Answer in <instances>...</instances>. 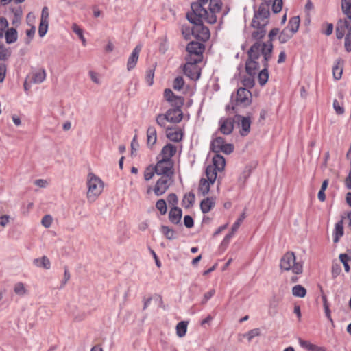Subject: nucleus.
<instances>
[{"label": "nucleus", "instance_id": "1", "mask_svg": "<svg viewBox=\"0 0 351 351\" xmlns=\"http://www.w3.org/2000/svg\"><path fill=\"white\" fill-rule=\"evenodd\" d=\"M208 0H198L191 5V11L186 14L187 20L193 25V36L201 41L209 39L210 34L208 28L204 25L203 21L207 14L206 5Z\"/></svg>", "mask_w": 351, "mask_h": 351}, {"label": "nucleus", "instance_id": "2", "mask_svg": "<svg viewBox=\"0 0 351 351\" xmlns=\"http://www.w3.org/2000/svg\"><path fill=\"white\" fill-rule=\"evenodd\" d=\"M241 87L237 90V95L232 94L230 103L226 105L225 109L229 117H222L219 121V131L226 135L230 134L234 128V125H240L241 123Z\"/></svg>", "mask_w": 351, "mask_h": 351}, {"label": "nucleus", "instance_id": "3", "mask_svg": "<svg viewBox=\"0 0 351 351\" xmlns=\"http://www.w3.org/2000/svg\"><path fill=\"white\" fill-rule=\"evenodd\" d=\"M261 47L259 44H253L247 51V59L245 64V70L247 76L243 78V88H252L255 85V78L259 71Z\"/></svg>", "mask_w": 351, "mask_h": 351}, {"label": "nucleus", "instance_id": "4", "mask_svg": "<svg viewBox=\"0 0 351 351\" xmlns=\"http://www.w3.org/2000/svg\"><path fill=\"white\" fill-rule=\"evenodd\" d=\"M270 5L271 1L261 3L258 10L254 13L251 26L254 29L252 37L255 40H260L266 34L265 27L269 23Z\"/></svg>", "mask_w": 351, "mask_h": 351}, {"label": "nucleus", "instance_id": "5", "mask_svg": "<svg viewBox=\"0 0 351 351\" xmlns=\"http://www.w3.org/2000/svg\"><path fill=\"white\" fill-rule=\"evenodd\" d=\"M273 51V45L269 44L267 45H263V48L262 49V54L263 56V60L262 61L263 69L258 71L256 77L258 79V82L261 86H263L266 84L269 79V61L271 58V53Z\"/></svg>", "mask_w": 351, "mask_h": 351}, {"label": "nucleus", "instance_id": "6", "mask_svg": "<svg viewBox=\"0 0 351 351\" xmlns=\"http://www.w3.org/2000/svg\"><path fill=\"white\" fill-rule=\"evenodd\" d=\"M280 268L282 271L291 270L296 275L303 271L302 263L296 262L295 254L292 252H287L282 256L280 261Z\"/></svg>", "mask_w": 351, "mask_h": 351}, {"label": "nucleus", "instance_id": "7", "mask_svg": "<svg viewBox=\"0 0 351 351\" xmlns=\"http://www.w3.org/2000/svg\"><path fill=\"white\" fill-rule=\"evenodd\" d=\"M87 199L89 202H94L101 193L104 189L102 180L93 173H89L87 176Z\"/></svg>", "mask_w": 351, "mask_h": 351}, {"label": "nucleus", "instance_id": "8", "mask_svg": "<svg viewBox=\"0 0 351 351\" xmlns=\"http://www.w3.org/2000/svg\"><path fill=\"white\" fill-rule=\"evenodd\" d=\"M204 49V45L201 43L195 41L190 42L186 45V50L188 54L185 60H189L191 58L192 60L202 62Z\"/></svg>", "mask_w": 351, "mask_h": 351}, {"label": "nucleus", "instance_id": "9", "mask_svg": "<svg viewBox=\"0 0 351 351\" xmlns=\"http://www.w3.org/2000/svg\"><path fill=\"white\" fill-rule=\"evenodd\" d=\"M172 182V178L168 176H161L156 182L154 188L149 187L147 193H149L154 191L156 196H161L169 189Z\"/></svg>", "mask_w": 351, "mask_h": 351}, {"label": "nucleus", "instance_id": "10", "mask_svg": "<svg viewBox=\"0 0 351 351\" xmlns=\"http://www.w3.org/2000/svg\"><path fill=\"white\" fill-rule=\"evenodd\" d=\"M207 4H208L209 10H207L205 21L210 24H214L217 21L216 13L219 12L221 10L222 1L221 0H208Z\"/></svg>", "mask_w": 351, "mask_h": 351}, {"label": "nucleus", "instance_id": "11", "mask_svg": "<svg viewBox=\"0 0 351 351\" xmlns=\"http://www.w3.org/2000/svg\"><path fill=\"white\" fill-rule=\"evenodd\" d=\"M156 174L158 176H168L171 177L173 175V162L172 160H167L160 158L154 166Z\"/></svg>", "mask_w": 351, "mask_h": 351}, {"label": "nucleus", "instance_id": "12", "mask_svg": "<svg viewBox=\"0 0 351 351\" xmlns=\"http://www.w3.org/2000/svg\"><path fill=\"white\" fill-rule=\"evenodd\" d=\"M200 61L192 60H186V64L184 66V73L189 77L191 80H197L199 78L201 73L200 69L197 65Z\"/></svg>", "mask_w": 351, "mask_h": 351}, {"label": "nucleus", "instance_id": "13", "mask_svg": "<svg viewBox=\"0 0 351 351\" xmlns=\"http://www.w3.org/2000/svg\"><path fill=\"white\" fill-rule=\"evenodd\" d=\"M210 149L216 154H218L220 152H223L226 154H230L232 152L231 145H225L224 139L222 137H216L211 141Z\"/></svg>", "mask_w": 351, "mask_h": 351}, {"label": "nucleus", "instance_id": "14", "mask_svg": "<svg viewBox=\"0 0 351 351\" xmlns=\"http://www.w3.org/2000/svg\"><path fill=\"white\" fill-rule=\"evenodd\" d=\"M346 29H348V32H351V23L346 19H339L335 29L337 38H343Z\"/></svg>", "mask_w": 351, "mask_h": 351}, {"label": "nucleus", "instance_id": "15", "mask_svg": "<svg viewBox=\"0 0 351 351\" xmlns=\"http://www.w3.org/2000/svg\"><path fill=\"white\" fill-rule=\"evenodd\" d=\"M141 48H142L141 45H138L133 49L132 53L130 54V56H129V58L128 59V62H127L128 71H130L135 67V66L138 62V60L139 53L141 51Z\"/></svg>", "mask_w": 351, "mask_h": 351}, {"label": "nucleus", "instance_id": "16", "mask_svg": "<svg viewBox=\"0 0 351 351\" xmlns=\"http://www.w3.org/2000/svg\"><path fill=\"white\" fill-rule=\"evenodd\" d=\"M166 114L169 119V122L173 123H180L183 118L182 109L180 108H170L166 112Z\"/></svg>", "mask_w": 351, "mask_h": 351}, {"label": "nucleus", "instance_id": "17", "mask_svg": "<svg viewBox=\"0 0 351 351\" xmlns=\"http://www.w3.org/2000/svg\"><path fill=\"white\" fill-rule=\"evenodd\" d=\"M176 152V147L171 143H168L165 145L160 154L162 159L167 160H172L171 158L175 155Z\"/></svg>", "mask_w": 351, "mask_h": 351}, {"label": "nucleus", "instance_id": "18", "mask_svg": "<svg viewBox=\"0 0 351 351\" xmlns=\"http://www.w3.org/2000/svg\"><path fill=\"white\" fill-rule=\"evenodd\" d=\"M182 216V209L178 206L171 208L169 213V219L173 224H179Z\"/></svg>", "mask_w": 351, "mask_h": 351}, {"label": "nucleus", "instance_id": "19", "mask_svg": "<svg viewBox=\"0 0 351 351\" xmlns=\"http://www.w3.org/2000/svg\"><path fill=\"white\" fill-rule=\"evenodd\" d=\"M157 141V132L154 126H149L147 130V145L152 148Z\"/></svg>", "mask_w": 351, "mask_h": 351}, {"label": "nucleus", "instance_id": "20", "mask_svg": "<svg viewBox=\"0 0 351 351\" xmlns=\"http://www.w3.org/2000/svg\"><path fill=\"white\" fill-rule=\"evenodd\" d=\"M212 162H213L212 164H210V165L215 167L216 169H217L219 172L223 170L226 165V161L225 158L222 156H221L219 154H216L213 157Z\"/></svg>", "mask_w": 351, "mask_h": 351}, {"label": "nucleus", "instance_id": "21", "mask_svg": "<svg viewBox=\"0 0 351 351\" xmlns=\"http://www.w3.org/2000/svg\"><path fill=\"white\" fill-rule=\"evenodd\" d=\"M215 200L213 197H206L200 202V209L203 213H208L215 206Z\"/></svg>", "mask_w": 351, "mask_h": 351}, {"label": "nucleus", "instance_id": "22", "mask_svg": "<svg viewBox=\"0 0 351 351\" xmlns=\"http://www.w3.org/2000/svg\"><path fill=\"white\" fill-rule=\"evenodd\" d=\"M46 78V71L44 69H40L32 73L31 82L34 84H40Z\"/></svg>", "mask_w": 351, "mask_h": 351}, {"label": "nucleus", "instance_id": "23", "mask_svg": "<svg viewBox=\"0 0 351 351\" xmlns=\"http://www.w3.org/2000/svg\"><path fill=\"white\" fill-rule=\"evenodd\" d=\"M253 113L249 112L243 117V136H247L250 132V125Z\"/></svg>", "mask_w": 351, "mask_h": 351}, {"label": "nucleus", "instance_id": "24", "mask_svg": "<svg viewBox=\"0 0 351 351\" xmlns=\"http://www.w3.org/2000/svg\"><path fill=\"white\" fill-rule=\"evenodd\" d=\"M280 298L274 295L269 302L268 311L271 315H275L278 312V307L280 303Z\"/></svg>", "mask_w": 351, "mask_h": 351}, {"label": "nucleus", "instance_id": "25", "mask_svg": "<svg viewBox=\"0 0 351 351\" xmlns=\"http://www.w3.org/2000/svg\"><path fill=\"white\" fill-rule=\"evenodd\" d=\"M343 60L339 58L336 60V65L333 66L332 73L335 80H339L341 77L343 73Z\"/></svg>", "mask_w": 351, "mask_h": 351}, {"label": "nucleus", "instance_id": "26", "mask_svg": "<svg viewBox=\"0 0 351 351\" xmlns=\"http://www.w3.org/2000/svg\"><path fill=\"white\" fill-rule=\"evenodd\" d=\"M13 290L16 295L21 298L28 293V290L26 289L25 284L22 282L15 283Z\"/></svg>", "mask_w": 351, "mask_h": 351}, {"label": "nucleus", "instance_id": "27", "mask_svg": "<svg viewBox=\"0 0 351 351\" xmlns=\"http://www.w3.org/2000/svg\"><path fill=\"white\" fill-rule=\"evenodd\" d=\"M218 170L215 167L208 165L206 169V176L207 179L211 184H213L217 179Z\"/></svg>", "mask_w": 351, "mask_h": 351}, {"label": "nucleus", "instance_id": "28", "mask_svg": "<svg viewBox=\"0 0 351 351\" xmlns=\"http://www.w3.org/2000/svg\"><path fill=\"white\" fill-rule=\"evenodd\" d=\"M299 342L302 347L307 349L309 351H326V348H324V347H319L315 344L310 343L308 341H304L300 339Z\"/></svg>", "mask_w": 351, "mask_h": 351}, {"label": "nucleus", "instance_id": "29", "mask_svg": "<svg viewBox=\"0 0 351 351\" xmlns=\"http://www.w3.org/2000/svg\"><path fill=\"white\" fill-rule=\"evenodd\" d=\"M34 263L36 266L38 267H43L46 269H49L51 267V263L49 259L45 256H43L41 258H36L34 260Z\"/></svg>", "mask_w": 351, "mask_h": 351}, {"label": "nucleus", "instance_id": "30", "mask_svg": "<svg viewBox=\"0 0 351 351\" xmlns=\"http://www.w3.org/2000/svg\"><path fill=\"white\" fill-rule=\"evenodd\" d=\"M300 18L299 16H293L291 18L289 21L288 25L286 29H289L291 32L294 34L298 32L300 26Z\"/></svg>", "mask_w": 351, "mask_h": 351}, {"label": "nucleus", "instance_id": "31", "mask_svg": "<svg viewBox=\"0 0 351 351\" xmlns=\"http://www.w3.org/2000/svg\"><path fill=\"white\" fill-rule=\"evenodd\" d=\"M343 234V221L342 219L341 220H340L335 224L334 243L339 242V238L341 237H342Z\"/></svg>", "mask_w": 351, "mask_h": 351}, {"label": "nucleus", "instance_id": "32", "mask_svg": "<svg viewBox=\"0 0 351 351\" xmlns=\"http://www.w3.org/2000/svg\"><path fill=\"white\" fill-rule=\"evenodd\" d=\"M279 33V29L278 28H274L272 29L269 33V41L267 42V43H260L258 41L256 42L254 44H259L260 47H261V50H260V56L262 54V49L263 48V45H272V40H274V38L277 36Z\"/></svg>", "mask_w": 351, "mask_h": 351}, {"label": "nucleus", "instance_id": "33", "mask_svg": "<svg viewBox=\"0 0 351 351\" xmlns=\"http://www.w3.org/2000/svg\"><path fill=\"white\" fill-rule=\"evenodd\" d=\"M195 198V195L193 192L185 194L182 199V206L186 208L191 207L194 204Z\"/></svg>", "mask_w": 351, "mask_h": 351}, {"label": "nucleus", "instance_id": "34", "mask_svg": "<svg viewBox=\"0 0 351 351\" xmlns=\"http://www.w3.org/2000/svg\"><path fill=\"white\" fill-rule=\"evenodd\" d=\"M160 232L168 240H173L176 239L175 231L169 226L165 225L161 226Z\"/></svg>", "mask_w": 351, "mask_h": 351}, {"label": "nucleus", "instance_id": "35", "mask_svg": "<svg viewBox=\"0 0 351 351\" xmlns=\"http://www.w3.org/2000/svg\"><path fill=\"white\" fill-rule=\"evenodd\" d=\"M211 183L205 178H202L199 182V185L198 188V191L199 193L202 194V195H206L210 191V184Z\"/></svg>", "mask_w": 351, "mask_h": 351}, {"label": "nucleus", "instance_id": "36", "mask_svg": "<svg viewBox=\"0 0 351 351\" xmlns=\"http://www.w3.org/2000/svg\"><path fill=\"white\" fill-rule=\"evenodd\" d=\"M5 36L7 43H13L17 40V31L14 28L8 29L5 32Z\"/></svg>", "mask_w": 351, "mask_h": 351}, {"label": "nucleus", "instance_id": "37", "mask_svg": "<svg viewBox=\"0 0 351 351\" xmlns=\"http://www.w3.org/2000/svg\"><path fill=\"white\" fill-rule=\"evenodd\" d=\"M293 35L294 34L291 32L289 29L285 28L282 30L278 36L279 41L280 43H285L291 39Z\"/></svg>", "mask_w": 351, "mask_h": 351}, {"label": "nucleus", "instance_id": "38", "mask_svg": "<svg viewBox=\"0 0 351 351\" xmlns=\"http://www.w3.org/2000/svg\"><path fill=\"white\" fill-rule=\"evenodd\" d=\"M188 322H180L176 326V334L179 337H183L187 331Z\"/></svg>", "mask_w": 351, "mask_h": 351}, {"label": "nucleus", "instance_id": "39", "mask_svg": "<svg viewBox=\"0 0 351 351\" xmlns=\"http://www.w3.org/2000/svg\"><path fill=\"white\" fill-rule=\"evenodd\" d=\"M11 11L14 15V18L12 19V24L16 25L20 23L21 16L23 15V11L21 8L17 7V8H11Z\"/></svg>", "mask_w": 351, "mask_h": 351}, {"label": "nucleus", "instance_id": "40", "mask_svg": "<svg viewBox=\"0 0 351 351\" xmlns=\"http://www.w3.org/2000/svg\"><path fill=\"white\" fill-rule=\"evenodd\" d=\"M292 294L295 297L304 298L306 294V289L302 285H297L293 287Z\"/></svg>", "mask_w": 351, "mask_h": 351}, {"label": "nucleus", "instance_id": "41", "mask_svg": "<svg viewBox=\"0 0 351 351\" xmlns=\"http://www.w3.org/2000/svg\"><path fill=\"white\" fill-rule=\"evenodd\" d=\"M341 10L343 13L351 21V3L348 0H341Z\"/></svg>", "mask_w": 351, "mask_h": 351}, {"label": "nucleus", "instance_id": "42", "mask_svg": "<svg viewBox=\"0 0 351 351\" xmlns=\"http://www.w3.org/2000/svg\"><path fill=\"white\" fill-rule=\"evenodd\" d=\"M181 31L183 37L186 40L191 39V36H193V26L190 27L187 25H182Z\"/></svg>", "mask_w": 351, "mask_h": 351}, {"label": "nucleus", "instance_id": "43", "mask_svg": "<svg viewBox=\"0 0 351 351\" xmlns=\"http://www.w3.org/2000/svg\"><path fill=\"white\" fill-rule=\"evenodd\" d=\"M249 88H243V106H249L252 103V95Z\"/></svg>", "mask_w": 351, "mask_h": 351}, {"label": "nucleus", "instance_id": "44", "mask_svg": "<svg viewBox=\"0 0 351 351\" xmlns=\"http://www.w3.org/2000/svg\"><path fill=\"white\" fill-rule=\"evenodd\" d=\"M167 138L173 142H179L182 138V133L181 131L169 132L167 134Z\"/></svg>", "mask_w": 351, "mask_h": 351}, {"label": "nucleus", "instance_id": "45", "mask_svg": "<svg viewBox=\"0 0 351 351\" xmlns=\"http://www.w3.org/2000/svg\"><path fill=\"white\" fill-rule=\"evenodd\" d=\"M156 123L162 128H166L167 122H169V119L167 114H159L156 117Z\"/></svg>", "mask_w": 351, "mask_h": 351}, {"label": "nucleus", "instance_id": "46", "mask_svg": "<svg viewBox=\"0 0 351 351\" xmlns=\"http://www.w3.org/2000/svg\"><path fill=\"white\" fill-rule=\"evenodd\" d=\"M156 208L157 210L160 211V213L162 215H164L167 213V203L163 199H158L156 203Z\"/></svg>", "mask_w": 351, "mask_h": 351}, {"label": "nucleus", "instance_id": "47", "mask_svg": "<svg viewBox=\"0 0 351 351\" xmlns=\"http://www.w3.org/2000/svg\"><path fill=\"white\" fill-rule=\"evenodd\" d=\"M72 29L73 32H75L79 37V38L82 40L84 46L86 45V40L83 35V30L75 23H73L72 25Z\"/></svg>", "mask_w": 351, "mask_h": 351}, {"label": "nucleus", "instance_id": "48", "mask_svg": "<svg viewBox=\"0 0 351 351\" xmlns=\"http://www.w3.org/2000/svg\"><path fill=\"white\" fill-rule=\"evenodd\" d=\"M184 99L182 97L176 96L172 101H170L169 103L173 106V108H180L181 109L182 106L184 105Z\"/></svg>", "mask_w": 351, "mask_h": 351}, {"label": "nucleus", "instance_id": "49", "mask_svg": "<svg viewBox=\"0 0 351 351\" xmlns=\"http://www.w3.org/2000/svg\"><path fill=\"white\" fill-rule=\"evenodd\" d=\"M339 259L344 266L345 271L346 272H349L350 270V267L348 265V262L351 260L350 257L348 256V255H347L346 254H341L339 255Z\"/></svg>", "mask_w": 351, "mask_h": 351}, {"label": "nucleus", "instance_id": "50", "mask_svg": "<svg viewBox=\"0 0 351 351\" xmlns=\"http://www.w3.org/2000/svg\"><path fill=\"white\" fill-rule=\"evenodd\" d=\"M184 85V81L182 77L178 76L175 78L173 84V89L180 90Z\"/></svg>", "mask_w": 351, "mask_h": 351}, {"label": "nucleus", "instance_id": "51", "mask_svg": "<svg viewBox=\"0 0 351 351\" xmlns=\"http://www.w3.org/2000/svg\"><path fill=\"white\" fill-rule=\"evenodd\" d=\"M49 21H40L38 27V34L40 37H43L47 32Z\"/></svg>", "mask_w": 351, "mask_h": 351}, {"label": "nucleus", "instance_id": "52", "mask_svg": "<svg viewBox=\"0 0 351 351\" xmlns=\"http://www.w3.org/2000/svg\"><path fill=\"white\" fill-rule=\"evenodd\" d=\"M156 173V171H155V167L150 165L149 167H147L145 170V172H144V178L145 180L148 181L149 180H151L153 176H154V174Z\"/></svg>", "mask_w": 351, "mask_h": 351}, {"label": "nucleus", "instance_id": "53", "mask_svg": "<svg viewBox=\"0 0 351 351\" xmlns=\"http://www.w3.org/2000/svg\"><path fill=\"white\" fill-rule=\"evenodd\" d=\"M282 0H274L272 3L273 12L275 14L280 12L282 10Z\"/></svg>", "mask_w": 351, "mask_h": 351}, {"label": "nucleus", "instance_id": "54", "mask_svg": "<svg viewBox=\"0 0 351 351\" xmlns=\"http://www.w3.org/2000/svg\"><path fill=\"white\" fill-rule=\"evenodd\" d=\"M260 335V330L259 328H254L249 331L247 334L243 336L245 337L249 341H250L254 337H258Z\"/></svg>", "mask_w": 351, "mask_h": 351}, {"label": "nucleus", "instance_id": "55", "mask_svg": "<svg viewBox=\"0 0 351 351\" xmlns=\"http://www.w3.org/2000/svg\"><path fill=\"white\" fill-rule=\"evenodd\" d=\"M52 221V217L50 215H46L42 218L41 224L45 228H49L51 226Z\"/></svg>", "mask_w": 351, "mask_h": 351}, {"label": "nucleus", "instance_id": "56", "mask_svg": "<svg viewBox=\"0 0 351 351\" xmlns=\"http://www.w3.org/2000/svg\"><path fill=\"white\" fill-rule=\"evenodd\" d=\"M8 23L5 18H0V38H2L4 34V30L8 27Z\"/></svg>", "mask_w": 351, "mask_h": 351}, {"label": "nucleus", "instance_id": "57", "mask_svg": "<svg viewBox=\"0 0 351 351\" xmlns=\"http://www.w3.org/2000/svg\"><path fill=\"white\" fill-rule=\"evenodd\" d=\"M70 278H71V275H70L69 269L67 267H64V278H63L62 281L61 282L59 289H62L65 286L66 282L69 281Z\"/></svg>", "mask_w": 351, "mask_h": 351}, {"label": "nucleus", "instance_id": "58", "mask_svg": "<svg viewBox=\"0 0 351 351\" xmlns=\"http://www.w3.org/2000/svg\"><path fill=\"white\" fill-rule=\"evenodd\" d=\"M167 202L169 205H172L173 207L177 206L178 203V199L175 193H170L167 196Z\"/></svg>", "mask_w": 351, "mask_h": 351}, {"label": "nucleus", "instance_id": "59", "mask_svg": "<svg viewBox=\"0 0 351 351\" xmlns=\"http://www.w3.org/2000/svg\"><path fill=\"white\" fill-rule=\"evenodd\" d=\"M9 56V52L4 45L0 42V60H5Z\"/></svg>", "mask_w": 351, "mask_h": 351}, {"label": "nucleus", "instance_id": "60", "mask_svg": "<svg viewBox=\"0 0 351 351\" xmlns=\"http://www.w3.org/2000/svg\"><path fill=\"white\" fill-rule=\"evenodd\" d=\"M256 165H257V162L256 161H254V162H251L249 165L245 166V169L244 173H247V174L245 175V178L250 176L252 171L256 167Z\"/></svg>", "mask_w": 351, "mask_h": 351}, {"label": "nucleus", "instance_id": "61", "mask_svg": "<svg viewBox=\"0 0 351 351\" xmlns=\"http://www.w3.org/2000/svg\"><path fill=\"white\" fill-rule=\"evenodd\" d=\"M176 96L169 88H166L164 91V97L168 102L172 101Z\"/></svg>", "mask_w": 351, "mask_h": 351}, {"label": "nucleus", "instance_id": "62", "mask_svg": "<svg viewBox=\"0 0 351 351\" xmlns=\"http://www.w3.org/2000/svg\"><path fill=\"white\" fill-rule=\"evenodd\" d=\"M184 223L187 228H191L194 226V221L190 215H185L184 217Z\"/></svg>", "mask_w": 351, "mask_h": 351}, {"label": "nucleus", "instance_id": "63", "mask_svg": "<svg viewBox=\"0 0 351 351\" xmlns=\"http://www.w3.org/2000/svg\"><path fill=\"white\" fill-rule=\"evenodd\" d=\"M139 147V144L137 141V135H135L131 142V154L132 155L134 154V152L137 150Z\"/></svg>", "mask_w": 351, "mask_h": 351}, {"label": "nucleus", "instance_id": "64", "mask_svg": "<svg viewBox=\"0 0 351 351\" xmlns=\"http://www.w3.org/2000/svg\"><path fill=\"white\" fill-rule=\"evenodd\" d=\"M215 293V289H210V291H207L204 295V298L202 302V303L205 304L206 303L209 299H210Z\"/></svg>", "mask_w": 351, "mask_h": 351}]
</instances>
